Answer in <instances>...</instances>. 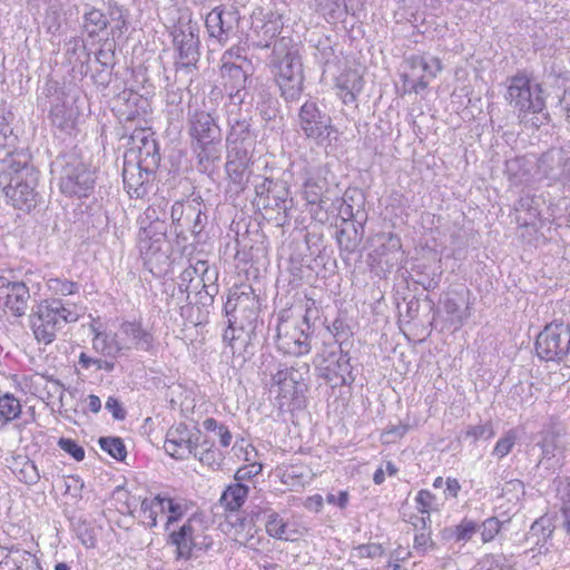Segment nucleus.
<instances>
[{"mask_svg": "<svg viewBox=\"0 0 570 570\" xmlns=\"http://www.w3.org/2000/svg\"><path fill=\"white\" fill-rule=\"evenodd\" d=\"M504 171L515 186L539 179L547 180L548 186H561L570 191V138L559 147L549 148L535 160L528 156L508 159Z\"/></svg>", "mask_w": 570, "mask_h": 570, "instance_id": "1", "label": "nucleus"}, {"mask_svg": "<svg viewBox=\"0 0 570 570\" xmlns=\"http://www.w3.org/2000/svg\"><path fill=\"white\" fill-rule=\"evenodd\" d=\"M186 130L200 171H212L222 155V130L216 117L196 100H189Z\"/></svg>", "mask_w": 570, "mask_h": 570, "instance_id": "2", "label": "nucleus"}, {"mask_svg": "<svg viewBox=\"0 0 570 570\" xmlns=\"http://www.w3.org/2000/svg\"><path fill=\"white\" fill-rule=\"evenodd\" d=\"M39 171L28 165L26 155L0 159V188L17 209L30 212L38 204Z\"/></svg>", "mask_w": 570, "mask_h": 570, "instance_id": "3", "label": "nucleus"}, {"mask_svg": "<svg viewBox=\"0 0 570 570\" xmlns=\"http://www.w3.org/2000/svg\"><path fill=\"white\" fill-rule=\"evenodd\" d=\"M271 66L276 69L275 80L286 102L297 101L304 90V68L298 47L292 38L279 37L274 42Z\"/></svg>", "mask_w": 570, "mask_h": 570, "instance_id": "4", "label": "nucleus"}, {"mask_svg": "<svg viewBox=\"0 0 570 570\" xmlns=\"http://www.w3.org/2000/svg\"><path fill=\"white\" fill-rule=\"evenodd\" d=\"M255 197L253 205L265 210L269 219H274L278 226L289 223V212L294 207L289 185L284 179H273L256 175L250 181Z\"/></svg>", "mask_w": 570, "mask_h": 570, "instance_id": "5", "label": "nucleus"}, {"mask_svg": "<svg viewBox=\"0 0 570 570\" xmlns=\"http://www.w3.org/2000/svg\"><path fill=\"white\" fill-rule=\"evenodd\" d=\"M297 128L307 140L322 146L330 142L333 134H338L331 115L317 100L307 99L298 109Z\"/></svg>", "mask_w": 570, "mask_h": 570, "instance_id": "6", "label": "nucleus"}, {"mask_svg": "<svg viewBox=\"0 0 570 570\" xmlns=\"http://www.w3.org/2000/svg\"><path fill=\"white\" fill-rule=\"evenodd\" d=\"M60 168V189L68 196H87L94 189L95 171L76 153H67L56 159Z\"/></svg>", "mask_w": 570, "mask_h": 570, "instance_id": "7", "label": "nucleus"}, {"mask_svg": "<svg viewBox=\"0 0 570 570\" xmlns=\"http://www.w3.org/2000/svg\"><path fill=\"white\" fill-rule=\"evenodd\" d=\"M171 227L177 238L187 240L186 233H190L199 242L200 234L207 225L205 205L197 198L177 200L170 206Z\"/></svg>", "mask_w": 570, "mask_h": 570, "instance_id": "8", "label": "nucleus"}, {"mask_svg": "<svg viewBox=\"0 0 570 570\" xmlns=\"http://www.w3.org/2000/svg\"><path fill=\"white\" fill-rule=\"evenodd\" d=\"M170 33L176 51L174 63L176 71L191 72L200 57L197 23L193 22L191 19L187 21L179 19Z\"/></svg>", "mask_w": 570, "mask_h": 570, "instance_id": "9", "label": "nucleus"}, {"mask_svg": "<svg viewBox=\"0 0 570 570\" xmlns=\"http://www.w3.org/2000/svg\"><path fill=\"white\" fill-rule=\"evenodd\" d=\"M248 111L243 110L238 102L226 105L227 151L254 153L257 135L252 129Z\"/></svg>", "mask_w": 570, "mask_h": 570, "instance_id": "10", "label": "nucleus"}, {"mask_svg": "<svg viewBox=\"0 0 570 570\" xmlns=\"http://www.w3.org/2000/svg\"><path fill=\"white\" fill-rule=\"evenodd\" d=\"M505 99L521 114H539L546 108L541 85L525 73L510 78Z\"/></svg>", "mask_w": 570, "mask_h": 570, "instance_id": "11", "label": "nucleus"}, {"mask_svg": "<svg viewBox=\"0 0 570 570\" xmlns=\"http://www.w3.org/2000/svg\"><path fill=\"white\" fill-rule=\"evenodd\" d=\"M245 22L235 7L218 6L207 13L205 27L212 39L226 45L234 39L243 41Z\"/></svg>", "mask_w": 570, "mask_h": 570, "instance_id": "12", "label": "nucleus"}, {"mask_svg": "<svg viewBox=\"0 0 570 570\" xmlns=\"http://www.w3.org/2000/svg\"><path fill=\"white\" fill-rule=\"evenodd\" d=\"M225 312L229 324H236L249 334H254L258 324V301L250 286L245 291L229 294L225 304Z\"/></svg>", "mask_w": 570, "mask_h": 570, "instance_id": "13", "label": "nucleus"}, {"mask_svg": "<svg viewBox=\"0 0 570 570\" xmlns=\"http://www.w3.org/2000/svg\"><path fill=\"white\" fill-rule=\"evenodd\" d=\"M570 326L550 323L538 334L534 343L538 357L546 362H566L569 352Z\"/></svg>", "mask_w": 570, "mask_h": 570, "instance_id": "14", "label": "nucleus"}, {"mask_svg": "<svg viewBox=\"0 0 570 570\" xmlns=\"http://www.w3.org/2000/svg\"><path fill=\"white\" fill-rule=\"evenodd\" d=\"M309 374L307 363H296L293 366L278 363L276 372L271 373L272 387H277V397L296 400L306 391V380Z\"/></svg>", "mask_w": 570, "mask_h": 570, "instance_id": "15", "label": "nucleus"}, {"mask_svg": "<svg viewBox=\"0 0 570 570\" xmlns=\"http://www.w3.org/2000/svg\"><path fill=\"white\" fill-rule=\"evenodd\" d=\"M284 27L283 17L277 12H269L265 17H253L249 30L243 31V41L253 49L273 48L274 42Z\"/></svg>", "mask_w": 570, "mask_h": 570, "instance_id": "16", "label": "nucleus"}, {"mask_svg": "<svg viewBox=\"0 0 570 570\" xmlns=\"http://www.w3.org/2000/svg\"><path fill=\"white\" fill-rule=\"evenodd\" d=\"M43 94L49 102V118L52 126L63 134L71 135L76 128L78 114L68 96L52 81L46 83Z\"/></svg>", "mask_w": 570, "mask_h": 570, "instance_id": "17", "label": "nucleus"}, {"mask_svg": "<svg viewBox=\"0 0 570 570\" xmlns=\"http://www.w3.org/2000/svg\"><path fill=\"white\" fill-rule=\"evenodd\" d=\"M286 311L277 317L275 343L284 354L301 356L311 351L309 334L296 323L286 318Z\"/></svg>", "mask_w": 570, "mask_h": 570, "instance_id": "18", "label": "nucleus"}, {"mask_svg": "<svg viewBox=\"0 0 570 570\" xmlns=\"http://www.w3.org/2000/svg\"><path fill=\"white\" fill-rule=\"evenodd\" d=\"M200 436L202 431L198 428H189L186 423L180 422L168 429L164 449L175 460H187L191 454H196Z\"/></svg>", "mask_w": 570, "mask_h": 570, "instance_id": "19", "label": "nucleus"}, {"mask_svg": "<svg viewBox=\"0 0 570 570\" xmlns=\"http://www.w3.org/2000/svg\"><path fill=\"white\" fill-rule=\"evenodd\" d=\"M57 303L46 299L36 306L30 315V326L39 343L50 344L55 341L58 330L61 328L60 318L57 316Z\"/></svg>", "mask_w": 570, "mask_h": 570, "instance_id": "20", "label": "nucleus"}, {"mask_svg": "<svg viewBox=\"0 0 570 570\" xmlns=\"http://www.w3.org/2000/svg\"><path fill=\"white\" fill-rule=\"evenodd\" d=\"M325 362L326 365L321 368V376L333 389L351 385L355 381L350 354L344 351V342L340 343L338 354L332 352Z\"/></svg>", "mask_w": 570, "mask_h": 570, "instance_id": "21", "label": "nucleus"}, {"mask_svg": "<svg viewBox=\"0 0 570 570\" xmlns=\"http://www.w3.org/2000/svg\"><path fill=\"white\" fill-rule=\"evenodd\" d=\"M155 171L131 161V158L125 157L122 168V180L127 193L131 198H142L148 194L149 185L155 179Z\"/></svg>", "mask_w": 570, "mask_h": 570, "instance_id": "22", "label": "nucleus"}, {"mask_svg": "<svg viewBox=\"0 0 570 570\" xmlns=\"http://www.w3.org/2000/svg\"><path fill=\"white\" fill-rule=\"evenodd\" d=\"M0 301L13 316H22L30 301L29 287L23 282L0 277Z\"/></svg>", "mask_w": 570, "mask_h": 570, "instance_id": "23", "label": "nucleus"}, {"mask_svg": "<svg viewBox=\"0 0 570 570\" xmlns=\"http://www.w3.org/2000/svg\"><path fill=\"white\" fill-rule=\"evenodd\" d=\"M120 334L129 345H125V351L135 348L153 354L156 350V340L154 333L144 327L141 321H124L119 327Z\"/></svg>", "mask_w": 570, "mask_h": 570, "instance_id": "24", "label": "nucleus"}, {"mask_svg": "<svg viewBox=\"0 0 570 570\" xmlns=\"http://www.w3.org/2000/svg\"><path fill=\"white\" fill-rule=\"evenodd\" d=\"M222 72L225 79L224 87L228 90L230 102H238L240 106L245 99L246 89L252 83L250 73L242 66L228 62H224Z\"/></svg>", "mask_w": 570, "mask_h": 570, "instance_id": "25", "label": "nucleus"}, {"mask_svg": "<svg viewBox=\"0 0 570 570\" xmlns=\"http://www.w3.org/2000/svg\"><path fill=\"white\" fill-rule=\"evenodd\" d=\"M469 295L470 292L468 289L451 292L446 293L442 301L446 321L454 326L455 330L460 328L471 316Z\"/></svg>", "mask_w": 570, "mask_h": 570, "instance_id": "26", "label": "nucleus"}, {"mask_svg": "<svg viewBox=\"0 0 570 570\" xmlns=\"http://www.w3.org/2000/svg\"><path fill=\"white\" fill-rule=\"evenodd\" d=\"M541 459L539 465L549 471H557L563 465V445L560 436L554 432H546L541 442Z\"/></svg>", "mask_w": 570, "mask_h": 570, "instance_id": "27", "label": "nucleus"}, {"mask_svg": "<svg viewBox=\"0 0 570 570\" xmlns=\"http://www.w3.org/2000/svg\"><path fill=\"white\" fill-rule=\"evenodd\" d=\"M337 96L346 106L356 102L358 95L364 87L363 77L355 69H347L342 72L335 80Z\"/></svg>", "mask_w": 570, "mask_h": 570, "instance_id": "28", "label": "nucleus"}, {"mask_svg": "<svg viewBox=\"0 0 570 570\" xmlns=\"http://www.w3.org/2000/svg\"><path fill=\"white\" fill-rule=\"evenodd\" d=\"M125 157L131 158V161L147 168L149 171H157L160 164V153L157 141L154 138L142 137L137 150H131Z\"/></svg>", "mask_w": 570, "mask_h": 570, "instance_id": "29", "label": "nucleus"}, {"mask_svg": "<svg viewBox=\"0 0 570 570\" xmlns=\"http://www.w3.org/2000/svg\"><path fill=\"white\" fill-rule=\"evenodd\" d=\"M253 154L227 151L226 171L230 180L239 185L244 189V184L250 183L249 180V167L252 163Z\"/></svg>", "mask_w": 570, "mask_h": 570, "instance_id": "30", "label": "nucleus"}, {"mask_svg": "<svg viewBox=\"0 0 570 570\" xmlns=\"http://www.w3.org/2000/svg\"><path fill=\"white\" fill-rule=\"evenodd\" d=\"M169 200L161 195H155L150 205L140 215V228H160L165 226Z\"/></svg>", "mask_w": 570, "mask_h": 570, "instance_id": "31", "label": "nucleus"}, {"mask_svg": "<svg viewBox=\"0 0 570 570\" xmlns=\"http://www.w3.org/2000/svg\"><path fill=\"white\" fill-rule=\"evenodd\" d=\"M364 227L362 224H355L353 220L343 218V226L336 232V240L340 249L347 254L357 250L363 239Z\"/></svg>", "mask_w": 570, "mask_h": 570, "instance_id": "32", "label": "nucleus"}, {"mask_svg": "<svg viewBox=\"0 0 570 570\" xmlns=\"http://www.w3.org/2000/svg\"><path fill=\"white\" fill-rule=\"evenodd\" d=\"M14 116L11 110L3 104H0V156L4 154V158L16 157L13 149L17 142V136L13 134L11 121ZM18 158V155H17Z\"/></svg>", "mask_w": 570, "mask_h": 570, "instance_id": "33", "label": "nucleus"}, {"mask_svg": "<svg viewBox=\"0 0 570 570\" xmlns=\"http://www.w3.org/2000/svg\"><path fill=\"white\" fill-rule=\"evenodd\" d=\"M166 239V227L160 228H140L138 247L140 254L146 259H151L161 252V246Z\"/></svg>", "mask_w": 570, "mask_h": 570, "instance_id": "34", "label": "nucleus"}, {"mask_svg": "<svg viewBox=\"0 0 570 570\" xmlns=\"http://www.w3.org/2000/svg\"><path fill=\"white\" fill-rule=\"evenodd\" d=\"M321 198L325 203L317 202L309 209L313 218L320 222L327 219L328 214H335L337 208H342L344 205V198L340 196L336 189L330 188L328 185L325 187Z\"/></svg>", "mask_w": 570, "mask_h": 570, "instance_id": "35", "label": "nucleus"}, {"mask_svg": "<svg viewBox=\"0 0 570 570\" xmlns=\"http://www.w3.org/2000/svg\"><path fill=\"white\" fill-rule=\"evenodd\" d=\"M86 10L82 16V31L89 38L99 37L104 31L108 29L110 20L107 18V13L101 10L86 4Z\"/></svg>", "mask_w": 570, "mask_h": 570, "instance_id": "36", "label": "nucleus"}, {"mask_svg": "<svg viewBox=\"0 0 570 570\" xmlns=\"http://www.w3.org/2000/svg\"><path fill=\"white\" fill-rule=\"evenodd\" d=\"M195 527L191 519H188L177 531H173L169 535L170 543L176 546L178 557L188 559L191 556L194 542Z\"/></svg>", "mask_w": 570, "mask_h": 570, "instance_id": "37", "label": "nucleus"}, {"mask_svg": "<svg viewBox=\"0 0 570 570\" xmlns=\"http://www.w3.org/2000/svg\"><path fill=\"white\" fill-rule=\"evenodd\" d=\"M92 347L96 352L108 357H118L124 354L125 345L117 340V334L95 331Z\"/></svg>", "mask_w": 570, "mask_h": 570, "instance_id": "38", "label": "nucleus"}, {"mask_svg": "<svg viewBox=\"0 0 570 570\" xmlns=\"http://www.w3.org/2000/svg\"><path fill=\"white\" fill-rule=\"evenodd\" d=\"M412 278L414 283L421 285L425 291L435 289L442 276L440 266L419 264L412 268Z\"/></svg>", "mask_w": 570, "mask_h": 570, "instance_id": "39", "label": "nucleus"}, {"mask_svg": "<svg viewBox=\"0 0 570 570\" xmlns=\"http://www.w3.org/2000/svg\"><path fill=\"white\" fill-rule=\"evenodd\" d=\"M107 18L110 20V35L112 39L121 38L128 30L129 26V13L126 8L117 4L116 2H108L107 4Z\"/></svg>", "mask_w": 570, "mask_h": 570, "instance_id": "40", "label": "nucleus"}, {"mask_svg": "<svg viewBox=\"0 0 570 570\" xmlns=\"http://www.w3.org/2000/svg\"><path fill=\"white\" fill-rule=\"evenodd\" d=\"M249 489L242 482L229 484L222 493L220 504L228 511H238L248 497Z\"/></svg>", "mask_w": 570, "mask_h": 570, "instance_id": "41", "label": "nucleus"}, {"mask_svg": "<svg viewBox=\"0 0 570 570\" xmlns=\"http://www.w3.org/2000/svg\"><path fill=\"white\" fill-rule=\"evenodd\" d=\"M405 63L409 66L412 76L424 75L434 78L442 69V65L439 58L424 57L420 55H412L405 59Z\"/></svg>", "mask_w": 570, "mask_h": 570, "instance_id": "42", "label": "nucleus"}, {"mask_svg": "<svg viewBox=\"0 0 570 570\" xmlns=\"http://www.w3.org/2000/svg\"><path fill=\"white\" fill-rule=\"evenodd\" d=\"M264 514L266 515L265 528L269 537L285 541L295 540L294 535L297 532L289 530L288 524L278 515V513L272 510H266L264 511Z\"/></svg>", "mask_w": 570, "mask_h": 570, "instance_id": "43", "label": "nucleus"}, {"mask_svg": "<svg viewBox=\"0 0 570 570\" xmlns=\"http://www.w3.org/2000/svg\"><path fill=\"white\" fill-rule=\"evenodd\" d=\"M479 531V523L472 519L463 518L459 524L443 529L442 538L455 542H468Z\"/></svg>", "mask_w": 570, "mask_h": 570, "instance_id": "44", "label": "nucleus"}, {"mask_svg": "<svg viewBox=\"0 0 570 570\" xmlns=\"http://www.w3.org/2000/svg\"><path fill=\"white\" fill-rule=\"evenodd\" d=\"M179 291L187 292L191 285L195 289L202 284V291L215 299L218 293V286L215 283L206 284L204 278L197 277V269L195 267H188L184 269L179 276Z\"/></svg>", "mask_w": 570, "mask_h": 570, "instance_id": "45", "label": "nucleus"}, {"mask_svg": "<svg viewBox=\"0 0 570 570\" xmlns=\"http://www.w3.org/2000/svg\"><path fill=\"white\" fill-rule=\"evenodd\" d=\"M315 9L328 22H336L347 14L345 0H314Z\"/></svg>", "mask_w": 570, "mask_h": 570, "instance_id": "46", "label": "nucleus"}, {"mask_svg": "<svg viewBox=\"0 0 570 570\" xmlns=\"http://www.w3.org/2000/svg\"><path fill=\"white\" fill-rule=\"evenodd\" d=\"M158 513H164L163 494H157L150 500L144 499L141 501L139 517L146 527L151 529L157 525Z\"/></svg>", "mask_w": 570, "mask_h": 570, "instance_id": "47", "label": "nucleus"}, {"mask_svg": "<svg viewBox=\"0 0 570 570\" xmlns=\"http://www.w3.org/2000/svg\"><path fill=\"white\" fill-rule=\"evenodd\" d=\"M22 412L20 401L11 393L0 396V428L19 419Z\"/></svg>", "mask_w": 570, "mask_h": 570, "instance_id": "48", "label": "nucleus"}, {"mask_svg": "<svg viewBox=\"0 0 570 570\" xmlns=\"http://www.w3.org/2000/svg\"><path fill=\"white\" fill-rule=\"evenodd\" d=\"M517 212H525V217L518 216L517 220L520 225H534L540 216L539 199L534 196L525 195L519 198L515 204Z\"/></svg>", "mask_w": 570, "mask_h": 570, "instance_id": "49", "label": "nucleus"}, {"mask_svg": "<svg viewBox=\"0 0 570 570\" xmlns=\"http://www.w3.org/2000/svg\"><path fill=\"white\" fill-rule=\"evenodd\" d=\"M22 551L14 547H0V570H24L26 559Z\"/></svg>", "mask_w": 570, "mask_h": 570, "instance_id": "50", "label": "nucleus"}, {"mask_svg": "<svg viewBox=\"0 0 570 570\" xmlns=\"http://www.w3.org/2000/svg\"><path fill=\"white\" fill-rule=\"evenodd\" d=\"M327 184L326 179L321 177H309L305 180L304 198L311 208L314 207V204L317 202L325 203L321 197Z\"/></svg>", "mask_w": 570, "mask_h": 570, "instance_id": "51", "label": "nucleus"}, {"mask_svg": "<svg viewBox=\"0 0 570 570\" xmlns=\"http://www.w3.org/2000/svg\"><path fill=\"white\" fill-rule=\"evenodd\" d=\"M100 448L107 452L111 458L124 461L127 455V450L124 441L117 436H102L99 439Z\"/></svg>", "mask_w": 570, "mask_h": 570, "instance_id": "52", "label": "nucleus"}, {"mask_svg": "<svg viewBox=\"0 0 570 570\" xmlns=\"http://www.w3.org/2000/svg\"><path fill=\"white\" fill-rule=\"evenodd\" d=\"M416 509L420 513L426 514L430 518L431 511H438L441 503L436 495L429 490H420L415 498Z\"/></svg>", "mask_w": 570, "mask_h": 570, "instance_id": "53", "label": "nucleus"}, {"mask_svg": "<svg viewBox=\"0 0 570 570\" xmlns=\"http://www.w3.org/2000/svg\"><path fill=\"white\" fill-rule=\"evenodd\" d=\"M379 240L381 244L374 250L375 255L380 257L379 263L384 256L399 252L402 246L400 238L392 233L380 235Z\"/></svg>", "mask_w": 570, "mask_h": 570, "instance_id": "54", "label": "nucleus"}, {"mask_svg": "<svg viewBox=\"0 0 570 570\" xmlns=\"http://www.w3.org/2000/svg\"><path fill=\"white\" fill-rule=\"evenodd\" d=\"M164 499V513L168 512L166 522V530H168L169 525L178 520H180L185 512L186 505L179 501H175L174 499L163 495Z\"/></svg>", "mask_w": 570, "mask_h": 570, "instance_id": "55", "label": "nucleus"}, {"mask_svg": "<svg viewBox=\"0 0 570 570\" xmlns=\"http://www.w3.org/2000/svg\"><path fill=\"white\" fill-rule=\"evenodd\" d=\"M254 336H255V333L254 334L246 333L245 338H243L242 341H238V344H236L232 348V351H230L232 355L234 357L240 358L242 362H246V361L250 360L252 356L255 354V346L252 342Z\"/></svg>", "mask_w": 570, "mask_h": 570, "instance_id": "56", "label": "nucleus"}, {"mask_svg": "<svg viewBox=\"0 0 570 570\" xmlns=\"http://www.w3.org/2000/svg\"><path fill=\"white\" fill-rule=\"evenodd\" d=\"M315 57L322 65H328L335 59V50L330 38L320 39L315 46Z\"/></svg>", "mask_w": 570, "mask_h": 570, "instance_id": "57", "label": "nucleus"}, {"mask_svg": "<svg viewBox=\"0 0 570 570\" xmlns=\"http://www.w3.org/2000/svg\"><path fill=\"white\" fill-rule=\"evenodd\" d=\"M495 432L490 422L478 425H470L464 431V436L472 439L473 442L478 440H489L494 436Z\"/></svg>", "mask_w": 570, "mask_h": 570, "instance_id": "58", "label": "nucleus"}, {"mask_svg": "<svg viewBox=\"0 0 570 570\" xmlns=\"http://www.w3.org/2000/svg\"><path fill=\"white\" fill-rule=\"evenodd\" d=\"M191 456L198 459L203 464L210 468H218L223 461V453L216 449H207V450H196V454H191Z\"/></svg>", "mask_w": 570, "mask_h": 570, "instance_id": "59", "label": "nucleus"}, {"mask_svg": "<svg viewBox=\"0 0 570 570\" xmlns=\"http://www.w3.org/2000/svg\"><path fill=\"white\" fill-rule=\"evenodd\" d=\"M501 522L494 518L485 519L481 524H479V531L481 533V539L484 543L492 541L495 535L500 532Z\"/></svg>", "mask_w": 570, "mask_h": 570, "instance_id": "60", "label": "nucleus"}, {"mask_svg": "<svg viewBox=\"0 0 570 570\" xmlns=\"http://www.w3.org/2000/svg\"><path fill=\"white\" fill-rule=\"evenodd\" d=\"M78 363L82 368H86V370L94 366L98 371L104 370L106 372H111L115 368L114 362L91 357V356L87 355L85 352L80 353Z\"/></svg>", "mask_w": 570, "mask_h": 570, "instance_id": "61", "label": "nucleus"}, {"mask_svg": "<svg viewBox=\"0 0 570 570\" xmlns=\"http://www.w3.org/2000/svg\"><path fill=\"white\" fill-rule=\"evenodd\" d=\"M517 441V435L513 431H509L503 438L499 439L493 451L492 455L498 459H502L508 455L512 448L514 446Z\"/></svg>", "mask_w": 570, "mask_h": 570, "instance_id": "62", "label": "nucleus"}, {"mask_svg": "<svg viewBox=\"0 0 570 570\" xmlns=\"http://www.w3.org/2000/svg\"><path fill=\"white\" fill-rule=\"evenodd\" d=\"M83 487L85 483L78 475H69L63 479L65 494L75 500H80L82 498Z\"/></svg>", "mask_w": 570, "mask_h": 570, "instance_id": "63", "label": "nucleus"}, {"mask_svg": "<svg viewBox=\"0 0 570 570\" xmlns=\"http://www.w3.org/2000/svg\"><path fill=\"white\" fill-rule=\"evenodd\" d=\"M58 446L78 462L85 459V449L72 439L60 438Z\"/></svg>", "mask_w": 570, "mask_h": 570, "instance_id": "64", "label": "nucleus"}]
</instances>
